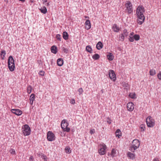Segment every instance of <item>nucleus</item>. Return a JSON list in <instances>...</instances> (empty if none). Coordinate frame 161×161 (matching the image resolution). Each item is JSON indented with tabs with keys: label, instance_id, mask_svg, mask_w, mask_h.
<instances>
[{
	"label": "nucleus",
	"instance_id": "nucleus-53",
	"mask_svg": "<svg viewBox=\"0 0 161 161\" xmlns=\"http://www.w3.org/2000/svg\"><path fill=\"white\" fill-rule=\"evenodd\" d=\"M101 91L102 92V93H103V89H102V90H101Z\"/></svg>",
	"mask_w": 161,
	"mask_h": 161
},
{
	"label": "nucleus",
	"instance_id": "nucleus-37",
	"mask_svg": "<svg viewBox=\"0 0 161 161\" xmlns=\"http://www.w3.org/2000/svg\"><path fill=\"white\" fill-rule=\"evenodd\" d=\"M64 131H66L67 132H69V131L70 130V129L69 127H66L65 128H64L63 129Z\"/></svg>",
	"mask_w": 161,
	"mask_h": 161
},
{
	"label": "nucleus",
	"instance_id": "nucleus-54",
	"mask_svg": "<svg viewBox=\"0 0 161 161\" xmlns=\"http://www.w3.org/2000/svg\"><path fill=\"white\" fill-rule=\"evenodd\" d=\"M85 18H87V16H85Z\"/></svg>",
	"mask_w": 161,
	"mask_h": 161
},
{
	"label": "nucleus",
	"instance_id": "nucleus-21",
	"mask_svg": "<svg viewBox=\"0 0 161 161\" xmlns=\"http://www.w3.org/2000/svg\"><path fill=\"white\" fill-rule=\"evenodd\" d=\"M112 28L113 29L114 31L115 32H118L119 30V28L117 27V25L116 24H114Z\"/></svg>",
	"mask_w": 161,
	"mask_h": 161
},
{
	"label": "nucleus",
	"instance_id": "nucleus-27",
	"mask_svg": "<svg viewBox=\"0 0 161 161\" xmlns=\"http://www.w3.org/2000/svg\"><path fill=\"white\" fill-rule=\"evenodd\" d=\"M99 57L100 56L98 54H95L92 56V58L95 60L98 59Z\"/></svg>",
	"mask_w": 161,
	"mask_h": 161
},
{
	"label": "nucleus",
	"instance_id": "nucleus-31",
	"mask_svg": "<svg viewBox=\"0 0 161 161\" xmlns=\"http://www.w3.org/2000/svg\"><path fill=\"white\" fill-rule=\"evenodd\" d=\"M129 96L131 98L134 99L136 98V94L135 93H130Z\"/></svg>",
	"mask_w": 161,
	"mask_h": 161
},
{
	"label": "nucleus",
	"instance_id": "nucleus-4",
	"mask_svg": "<svg viewBox=\"0 0 161 161\" xmlns=\"http://www.w3.org/2000/svg\"><path fill=\"white\" fill-rule=\"evenodd\" d=\"M146 121L147 126L148 127H153L155 125L154 120L150 116L147 118Z\"/></svg>",
	"mask_w": 161,
	"mask_h": 161
},
{
	"label": "nucleus",
	"instance_id": "nucleus-39",
	"mask_svg": "<svg viewBox=\"0 0 161 161\" xmlns=\"http://www.w3.org/2000/svg\"><path fill=\"white\" fill-rule=\"evenodd\" d=\"M125 37L122 34H121L120 36L119 37L120 40L122 41H124Z\"/></svg>",
	"mask_w": 161,
	"mask_h": 161
},
{
	"label": "nucleus",
	"instance_id": "nucleus-47",
	"mask_svg": "<svg viewBox=\"0 0 161 161\" xmlns=\"http://www.w3.org/2000/svg\"><path fill=\"white\" fill-rule=\"evenodd\" d=\"M133 34H134V33L133 32H132L130 34L129 37H133V36H133Z\"/></svg>",
	"mask_w": 161,
	"mask_h": 161
},
{
	"label": "nucleus",
	"instance_id": "nucleus-46",
	"mask_svg": "<svg viewBox=\"0 0 161 161\" xmlns=\"http://www.w3.org/2000/svg\"><path fill=\"white\" fill-rule=\"evenodd\" d=\"M63 51L66 53H67L68 52V50L65 48H64Z\"/></svg>",
	"mask_w": 161,
	"mask_h": 161
},
{
	"label": "nucleus",
	"instance_id": "nucleus-35",
	"mask_svg": "<svg viewBox=\"0 0 161 161\" xmlns=\"http://www.w3.org/2000/svg\"><path fill=\"white\" fill-rule=\"evenodd\" d=\"M140 128L141 129V131H142L144 130L145 129V126L144 125L142 124L140 125Z\"/></svg>",
	"mask_w": 161,
	"mask_h": 161
},
{
	"label": "nucleus",
	"instance_id": "nucleus-40",
	"mask_svg": "<svg viewBox=\"0 0 161 161\" xmlns=\"http://www.w3.org/2000/svg\"><path fill=\"white\" fill-rule=\"evenodd\" d=\"M122 84L123 86L125 87H129V85L128 83H125V82H123Z\"/></svg>",
	"mask_w": 161,
	"mask_h": 161
},
{
	"label": "nucleus",
	"instance_id": "nucleus-18",
	"mask_svg": "<svg viewBox=\"0 0 161 161\" xmlns=\"http://www.w3.org/2000/svg\"><path fill=\"white\" fill-rule=\"evenodd\" d=\"M127 155L128 157L131 159H134L135 158V154L133 153H132L130 152H128L127 153Z\"/></svg>",
	"mask_w": 161,
	"mask_h": 161
},
{
	"label": "nucleus",
	"instance_id": "nucleus-36",
	"mask_svg": "<svg viewBox=\"0 0 161 161\" xmlns=\"http://www.w3.org/2000/svg\"><path fill=\"white\" fill-rule=\"evenodd\" d=\"M10 153L13 154H15V150L14 149L12 148L11 149L9 150Z\"/></svg>",
	"mask_w": 161,
	"mask_h": 161
},
{
	"label": "nucleus",
	"instance_id": "nucleus-29",
	"mask_svg": "<svg viewBox=\"0 0 161 161\" xmlns=\"http://www.w3.org/2000/svg\"><path fill=\"white\" fill-rule=\"evenodd\" d=\"M150 74L151 75L153 76L156 74V71L154 69H151L149 71Z\"/></svg>",
	"mask_w": 161,
	"mask_h": 161
},
{
	"label": "nucleus",
	"instance_id": "nucleus-28",
	"mask_svg": "<svg viewBox=\"0 0 161 161\" xmlns=\"http://www.w3.org/2000/svg\"><path fill=\"white\" fill-rule=\"evenodd\" d=\"M128 32H127L126 30H124L123 31V32L122 33V34L125 36L127 37L128 35Z\"/></svg>",
	"mask_w": 161,
	"mask_h": 161
},
{
	"label": "nucleus",
	"instance_id": "nucleus-25",
	"mask_svg": "<svg viewBox=\"0 0 161 161\" xmlns=\"http://www.w3.org/2000/svg\"><path fill=\"white\" fill-rule=\"evenodd\" d=\"M65 151L66 153L69 154L71 153L70 148L69 147H66L65 148Z\"/></svg>",
	"mask_w": 161,
	"mask_h": 161
},
{
	"label": "nucleus",
	"instance_id": "nucleus-7",
	"mask_svg": "<svg viewBox=\"0 0 161 161\" xmlns=\"http://www.w3.org/2000/svg\"><path fill=\"white\" fill-rule=\"evenodd\" d=\"M126 10L128 14H131L133 12L132 5L130 2L127 1L125 4Z\"/></svg>",
	"mask_w": 161,
	"mask_h": 161
},
{
	"label": "nucleus",
	"instance_id": "nucleus-9",
	"mask_svg": "<svg viewBox=\"0 0 161 161\" xmlns=\"http://www.w3.org/2000/svg\"><path fill=\"white\" fill-rule=\"evenodd\" d=\"M109 75L110 79L112 80L113 81H115L116 77L114 71L112 70H109Z\"/></svg>",
	"mask_w": 161,
	"mask_h": 161
},
{
	"label": "nucleus",
	"instance_id": "nucleus-43",
	"mask_svg": "<svg viewBox=\"0 0 161 161\" xmlns=\"http://www.w3.org/2000/svg\"><path fill=\"white\" fill-rule=\"evenodd\" d=\"M95 132V130L94 129H93L90 130V133L91 134H93Z\"/></svg>",
	"mask_w": 161,
	"mask_h": 161
},
{
	"label": "nucleus",
	"instance_id": "nucleus-2",
	"mask_svg": "<svg viewBox=\"0 0 161 161\" xmlns=\"http://www.w3.org/2000/svg\"><path fill=\"white\" fill-rule=\"evenodd\" d=\"M8 66L10 70L13 71L15 68L14 61L13 57L10 56L8 59Z\"/></svg>",
	"mask_w": 161,
	"mask_h": 161
},
{
	"label": "nucleus",
	"instance_id": "nucleus-11",
	"mask_svg": "<svg viewBox=\"0 0 161 161\" xmlns=\"http://www.w3.org/2000/svg\"><path fill=\"white\" fill-rule=\"evenodd\" d=\"M134 105L131 102H129L127 104V108L129 111H132L134 109Z\"/></svg>",
	"mask_w": 161,
	"mask_h": 161
},
{
	"label": "nucleus",
	"instance_id": "nucleus-24",
	"mask_svg": "<svg viewBox=\"0 0 161 161\" xmlns=\"http://www.w3.org/2000/svg\"><path fill=\"white\" fill-rule=\"evenodd\" d=\"M86 50L87 52L90 53H92V49L91 46L90 45L87 46L86 47Z\"/></svg>",
	"mask_w": 161,
	"mask_h": 161
},
{
	"label": "nucleus",
	"instance_id": "nucleus-8",
	"mask_svg": "<svg viewBox=\"0 0 161 161\" xmlns=\"http://www.w3.org/2000/svg\"><path fill=\"white\" fill-rule=\"evenodd\" d=\"M47 138L48 141H52L54 140L55 139V136L54 134L51 131H48L47 134Z\"/></svg>",
	"mask_w": 161,
	"mask_h": 161
},
{
	"label": "nucleus",
	"instance_id": "nucleus-19",
	"mask_svg": "<svg viewBox=\"0 0 161 161\" xmlns=\"http://www.w3.org/2000/svg\"><path fill=\"white\" fill-rule=\"evenodd\" d=\"M103 47L102 43L101 42H99L97 44L96 47L98 50L101 49Z\"/></svg>",
	"mask_w": 161,
	"mask_h": 161
},
{
	"label": "nucleus",
	"instance_id": "nucleus-48",
	"mask_svg": "<svg viewBox=\"0 0 161 161\" xmlns=\"http://www.w3.org/2000/svg\"><path fill=\"white\" fill-rule=\"evenodd\" d=\"M108 119V120L107 121V123L109 124H110L111 123V120H110V119Z\"/></svg>",
	"mask_w": 161,
	"mask_h": 161
},
{
	"label": "nucleus",
	"instance_id": "nucleus-26",
	"mask_svg": "<svg viewBox=\"0 0 161 161\" xmlns=\"http://www.w3.org/2000/svg\"><path fill=\"white\" fill-rule=\"evenodd\" d=\"M40 10L41 13L44 14H46L47 11L46 8L45 7H44L40 9Z\"/></svg>",
	"mask_w": 161,
	"mask_h": 161
},
{
	"label": "nucleus",
	"instance_id": "nucleus-41",
	"mask_svg": "<svg viewBox=\"0 0 161 161\" xmlns=\"http://www.w3.org/2000/svg\"><path fill=\"white\" fill-rule=\"evenodd\" d=\"M129 41L130 42H133L134 41V39L133 36L129 37Z\"/></svg>",
	"mask_w": 161,
	"mask_h": 161
},
{
	"label": "nucleus",
	"instance_id": "nucleus-6",
	"mask_svg": "<svg viewBox=\"0 0 161 161\" xmlns=\"http://www.w3.org/2000/svg\"><path fill=\"white\" fill-rule=\"evenodd\" d=\"M100 149L98 150L99 154L101 155H103L105 153L106 149L107 148L106 145L103 144L99 146Z\"/></svg>",
	"mask_w": 161,
	"mask_h": 161
},
{
	"label": "nucleus",
	"instance_id": "nucleus-44",
	"mask_svg": "<svg viewBox=\"0 0 161 161\" xmlns=\"http://www.w3.org/2000/svg\"><path fill=\"white\" fill-rule=\"evenodd\" d=\"M158 77L160 80H161V72H160L158 74Z\"/></svg>",
	"mask_w": 161,
	"mask_h": 161
},
{
	"label": "nucleus",
	"instance_id": "nucleus-34",
	"mask_svg": "<svg viewBox=\"0 0 161 161\" xmlns=\"http://www.w3.org/2000/svg\"><path fill=\"white\" fill-rule=\"evenodd\" d=\"M56 38L59 41H61L62 38L60 34H57L56 36Z\"/></svg>",
	"mask_w": 161,
	"mask_h": 161
},
{
	"label": "nucleus",
	"instance_id": "nucleus-3",
	"mask_svg": "<svg viewBox=\"0 0 161 161\" xmlns=\"http://www.w3.org/2000/svg\"><path fill=\"white\" fill-rule=\"evenodd\" d=\"M132 145L131 146L130 150L132 152H134L135 150L139 147L140 146V142L137 139L134 140L132 142Z\"/></svg>",
	"mask_w": 161,
	"mask_h": 161
},
{
	"label": "nucleus",
	"instance_id": "nucleus-14",
	"mask_svg": "<svg viewBox=\"0 0 161 161\" xmlns=\"http://www.w3.org/2000/svg\"><path fill=\"white\" fill-rule=\"evenodd\" d=\"M35 99V94H32L30 97V103L32 105L33 103V101Z\"/></svg>",
	"mask_w": 161,
	"mask_h": 161
},
{
	"label": "nucleus",
	"instance_id": "nucleus-45",
	"mask_svg": "<svg viewBox=\"0 0 161 161\" xmlns=\"http://www.w3.org/2000/svg\"><path fill=\"white\" fill-rule=\"evenodd\" d=\"M70 103L72 104H74L75 103V100L73 99H71L70 100Z\"/></svg>",
	"mask_w": 161,
	"mask_h": 161
},
{
	"label": "nucleus",
	"instance_id": "nucleus-16",
	"mask_svg": "<svg viewBox=\"0 0 161 161\" xmlns=\"http://www.w3.org/2000/svg\"><path fill=\"white\" fill-rule=\"evenodd\" d=\"M51 52L54 53L56 54L57 52V47L55 46H53L51 47Z\"/></svg>",
	"mask_w": 161,
	"mask_h": 161
},
{
	"label": "nucleus",
	"instance_id": "nucleus-50",
	"mask_svg": "<svg viewBox=\"0 0 161 161\" xmlns=\"http://www.w3.org/2000/svg\"><path fill=\"white\" fill-rule=\"evenodd\" d=\"M153 161H159L157 158H154L153 160Z\"/></svg>",
	"mask_w": 161,
	"mask_h": 161
},
{
	"label": "nucleus",
	"instance_id": "nucleus-13",
	"mask_svg": "<svg viewBox=\"0 0 161 161\" xmlns=\"http://www.w3.org/2000/svg\"><path fill=\"white\" fill-rule=\"evenodd\" d=\"M86 28L89 30L91 28V25L90 21L89 20H87L85 24Z\"/></svg>",
	"mask_w": 161,
	"mask_h": 161
},
{
	"label": "nucleus",
	"instance_id": "nucleus-1",
	"mask_svg": "<svg viewBox=\"0 0 161 161\" xmlns=\"http://www.w3.org/2000/svg\"><path fill=\"white\" fill-rule=\"evenodd\" d=\"M145 11L144 7L142 6H139L136 9V14L138 19L137 22L139 25L142 24L145 19V17L143 14Z\"/></svg>",
	"mask_w": 161,
	"mask_h": 161
},
{
	"label": "nucleus",
	"instance_id": "nucleus-32",
	"mask_svg": "<svg viewBox=\"0 0 161 161\" xmlns=\"http://www.w3.org/2000/svg\"><path fill=\"white\" fill-rule=\"evenodd\" d=\"M27 92L30 94L31 92V87L30 86H28L27 87Z\"/></svg>",
	"mask_w": 161,
	"mask_h": 161
},
{
	"label": "nucleus",
	"instance_id": "nucleus-15",
	"mask_svg": "<svg viewBox=\"0 0 161 161\" xmlns=\"http://www.w3.org/2000/svg\"><path fill=\"white\" fill-rule=\"evenodd\" d=\"M116 154V151L115 149H113L112 150L111 152V153H108V155L109 156L110 155L111 157L113 158L115 156Z\"/></svg>",
	"mask_w": 161,
	"mask_h": 161
},
{
	"label": "nucleus",
	"instance_id": "nucleus-10",
	"mask_svg": "<svg viewBox=\"0 0 161 161\" xmlns=\"http://www.w3.org/2000/svg\"><path fill=\"white\" fill-rule=\"evenodd\" d=\"M11 111L13 113L18 116L21 115L22 113V112L21 110L18 109H12Z\"/></svg>",
	"mask_w": 161,
	"mask_h": 161
},
{
	"label": "nucleus",
	"instance_id": "nucleus-52",
	"mask_svg": "<svg viewBox=\"0 0 161 161\" xmlns=\"http://www.w3.org/2000/svg\"><path fill=\"white\" fill-rule=\"evenodd\" d=\"M50 5V4H49V3H46V6H49Z\"/></svg>",
	"mask_w": 161,
	"mask_h": 161
},
{
	"label": "nucleus",
	"instance_id": "nucleus-33",
	"mask_svg": "<svg viewBox=\"0 0 161 161\" xmlns=\"http://www.w3.org/2000/svg\"><path fill=\"white\" fill-rule=\"evenodd\" d=\"M6 54V52L5 50H3L1 51V55H3V57L2 58L3 59H4V58L5 57Z\"/></svg>",
	"mask_w": 161,
	"mask_h": 161
},
{
	"label": "nucleus",
	"instance_id": "nucleus-22",
	"mask_svg": "<svg viewBox=\"0 0 161 161\" xmlns=\"http://www.w3.org/2000/svg\"><path fill=\"white\" fill-rule=\"evenodd\" d=\"M107 56L108 59L110 61L112 60L114 58L113 55L111 53H109Z\"/></svg>",
	"mask_w": 161,
	"mask_h": 161
},
{
	"label": "nucleus",
	"instance_id": "nucleus-5",
	"mask_svg": "<svg viewBox=\"0 0 161 161\" xmlns=\"http://www.w3.org/2000/svg\"><path fill=\"white\" fill-rule=\"evenodd\" d=\"M23 133L25 136H28L31 133L30 128L27 125H24V127L22 129Z\"/></svg>",
	"mask_w": 161,
	"mask_h": 161
},
{
	"label": "nucleus",
	"instance_id": "nucleus-51",
	"mask_svg": "<svg viewBox=\"0 0 161 161\" xmlns=\"http://www.w3.org/2000/svg\"><path fill=\"white\" fill-rule=\"evenodd\" d=\"M42 1L43 2V3H44L47 2V0H42Z\"/></svg>",
	"mask_w": 161,
	"mask_h": 161
},
{
	"label": "nucleus",
	"instance_id": "nucleus-30",
	"mask_svg": "<svg viewBox=\"0 0 161 161\" xmlns=\"http://www.w3.org/2000/svg\"><path fill=\"white\" fill-rule=\"evenodd\" d=\"M133 37L136 41H138L140 39V36L136 34L134 35Z\"/></svg>",
	"mask_w": 161,
	"mask_h": 161
},
{
	"label": "nucleus",
	"instance_id": "nucleus-42",
	"mask_svg": "<svg viewBox=\"0 0 161 161\" xmlns=\"http://www.w3.org/2000/svg\"><path fill=\"white\" fill-rule=\"evenodd\" d=\"M44 71H41L39 73V74L43 76L44 75Z\"/></svg>",
	"mask_w": 161,
	"mask_h": 161
},
{
	"label": "nucleus",
	"instance_id": "nucleus-49",
	"mask_svg": "<svg viewBox=\"0 0 161 161\" xmlns=\"http://www.w3.org/2000/svg\"><path fill=\"white\" fill-rule=\"evenodd\" d=\"M43 158L46 161H47V158L46 157V156H44Z\"/></svg>",
	"mask_w": 161,
	"mask_h": 161
},
{
	"label": "nucleus",
	"instance_id": "nucleus-20",
	"mask_svg": "<svg viewBox=\"0 0 161 161\" xmlns=\"http://www.w3.org/2000/svg\"><path fill=\"white\" fill-rule=\"evenodd\" d=\"M69 35L68 33L66 31L64 32L63 34V37L65 40H67L68 39Z\"/></svg>",
	"mask_w": 161,
	"mask_h": 161
},
{
	"label": "nucleus",
	"instance_id": "nucleus-12",
	"mask_svg": "<svg viewBox=\"0 0 161 161\" xmlns=\"http://www.w3.org/2000/svg\"><path fill=\"white\" fill-rule=\"evenodd\" d=\"M68 123L66 122L65 119L63 120L61 123V126L62 128L63 129L68 126Z\"/></svg>",
	"mask_w": 161,
	"mask_h": 161
},
{
	"label": "nucleus",
	"instance_id": "nucleus-17",
	"mask_svg": "<svg viewBox=\"0 0 161 161\" xmlns=\"http://www.w3.org/2000/svg\"><path fill=\"white\" fill-rule=\"evenodd\" d=\"M63 64V59L60 58H58L57 61V64L58 66H61Z\"/></svg>",
	"mask_w": 161,
	"mask_h": 161
},
{
	"label": "nucleus",
	"instance_id": "nucleus-23",
	"mask_svg": "<svg viewBox=\"0 0 161 161\" xmlns=\"http://www.w3.org/2000/svg\"><path fill=\"white\" fill-rule=\"evenodd\" d=\"M116 134V136L118 137V138H119L120 136H121V133L120 130L119 129H117L115 132Z\"/></svg>",
	"mask_w": 161,
	"mask_h": 161
},
{
	"label": "nucleus",
	"instance_id": "nucleus-38",
	"mask_svg": "<svg viewBox=\"0 0 161 161\" xmlns=\"http://www.w3.org/2000/svg\"><path fill=\"white\" fill-rule=\"evenodd\" d=\"M78 91L79 92V94L80 95L83 92V90L82 88H81L78 89Z\"/></svg>",
	"mask_w": 161,
	"mask_h": 161
}]
</instances>
